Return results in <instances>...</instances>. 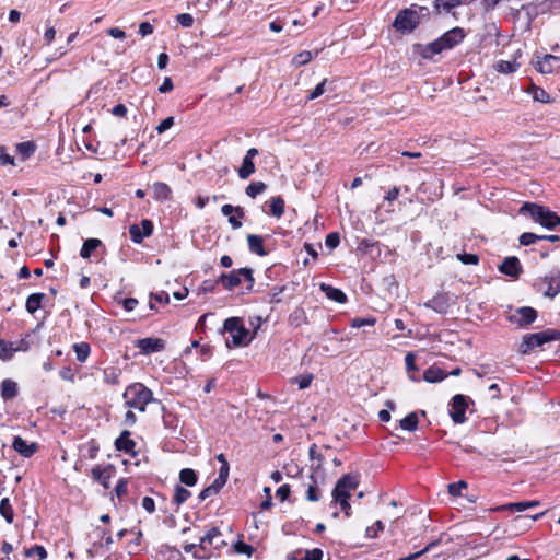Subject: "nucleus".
I'll return each mask as SVG.
<instances>
[{
    "mask_svg": "<svg viewBox=\"0 0 560 560\" xmlns=\"http://www.w3.org/2000/svg\"><path fill=\"white\" fill-rule=\"evenodd\" d=\"M465 37V30L456 26L429 44H415L413 52L420 55L423 59H432L435 55L444 50L453 49L460 44Z\"/></svg>",
    "mask_w": 560,
    "mask_h": 560,
    "instance_id": "f257e3e1",
    "label": "nucleus"
},
{
    "mask_svg": "<svg viewBox=\"0 0 560 560\" xmlns=\"http://www.w3.org/2000/svg\"><path fill=\"white\" fill-rule=\"evenodd\" d=\"M122 398L128 408H133L140 412L145 411L148 404L155 401L153 393L142 383H133L126 387Z\"/></svg>",
    "mask_w": 560,
    "mask_h": 560,
    "instance_id": "f03ea898",
    "label": "nucleus"
},
{
    "mask_svg": "<svg viewBox=\"0 0 560 560\" xmlns=\"http://www.w3.org/2000/svg\"><path fill=\"white\" fill-rule=\"evenodd\" d=\"M518 212L520 214L529 215L535 222L549 230H555L557 226H560V217L547 207L533 202H525L520 208Z\"/></svg>",
    "mask_w": 560,
    "mask_h": 560,
    "instance_id": "7ed1b4c3",
    "label": "nucleus"
},
{
    "mask_svg": "<svg viewBox=\"0 0 560 560\" xmlns=\"http://www.w3.org/2000/svg\"><path fill=\"white\" fill-rule=\"evenodd\" d=\"M223 328L231 335V340H226V346L229 348L247 346L253 339L249 330L243 325L240 317H230L225 319Z\"/></svg>",
    "mask_w": 560,
    "mask_h": 560,
    "instance_id": "20e7f679",
    "label": "nucleus"
},
{
    "mask_svg": "<svg viewBox=\"0 0 560 560\" xmlns=\"http://www.w3.org/2000/svg\"><path fill=\"white\" fill-rule=\"evenodd\" d=\"M558 340H560V330L558 329L549 328L539 332L527 334L523 337L518 351L522 354H528L536 347Z\"/></svg>",
    "mask_w": 560,
    "mask_h": 560,
    "instance_id": "39448f33",
    "label": "nucleus"
},
{
    "mask_svg": "<svg viewBox=\"0 0 560 560\" xmlns=\"http://www.w3.org/2000/svg\"><path fill=\"white\" fill-rule=\"evenodd\" d=\"M242 279L248 282V290H252L255 284L254 271L252 268L244 267L234 269L228 273H222L217 282L221 283L224 289L233 290L242 283Z\"/></svg>",
    "mask_w": 560,
    "mask_h": 560,
    "instance_id": "423d86ee",
    "label": "nucleus"
},
{
    "mask_svg": "<svg viewBox=\"0 0 560 560\" xmlns=\"http://www.w3.org/2000/svg\"><path fill=\"white\" fill-rule=\"evenodd\" d=\"M224 545L226 544L220 529L218 527H211L202 537H200L198 546L202 553L197 555L196 552L194 555L198 558H209L212 549H220Z\"/></svg>",
    "mask_w": 560,
    "mask_h": 560,
    "instance_id": "0eeeda50",
    "label": "nucleus"
},
{
    "mask_svg": "<svg viewBox=\"0 0 560 560\" xmlns=\"http://www.w3.org/2000/svg\"><path fill=\"white\" fill-rule=\"evenodd\" d=\"M418 25L419 12L413 9L400 10L393 22L395 30L402 34H409L413 32Z\"/></svg>",
    "mask_w": 560,
    "mask_h": 560,
    "instance_id": "6e6552de",
    "label": "nucleus"
},
{
    "mask_svg": "<svg viewBox=\"0 0 560 560\" xmlns=\"http://www.w3.org/2000/svg\"><path fill=\"white\" fill-rule=\"evenodd\" d=\"M474 400L463 394H456L450 401V417L453 422L456 424H462L466 421V410L469 408V405H474Z\"/></svg>",
    "mask_w": 560,
    "mask_h": 560,
    "instance_id": "1a4fd4ad",
    "label": "nucleus"
},
{
    "mask_svg": "<svg viewBox=\"0 0 560 560\" xmlns=\"http://www.w3.org/2000/svg\"><path fill=\"white\" fill-rule=\"evenodd\" d=\"M360 482L358 474H346L336 483L332 490V497H351V491L355 490Z\"/></svg>",
    "mask_w": 560,
    "mask_h": 560,
    "instance_id": "9d476101",
    "label": "nucleus"
},
{
    "mask_svg": "<svg viewBox=\"0 0 560 560\" xmlns=\"http://www.w3.org/2000/svg\"><path fill=\"white\" fill-rule=\"evenodd\" d=\"M537 318V311L530 306H522L515 310L514 313L508 316V319L512 324H516L520 327H526L534 323Z\"/></svg>",
    "mask_w": 560,
    "mask_h": 560,
    "instance_id": "9b49d317",
    "label": "nucleus"
},
{
    "mask_svg": "<svg viewBox=\"0 0 560 560\" xmlns=\"http://www.w3.org/2000/svg\"><path fill=\"white\" fill-rule=\"evenodd\" d=\"M535 68L542 74H550L560 68V57L547 54L542 57L537 56Z\"/></svg>",
    "mask_w": 560,
    "mask_h": 560,
    "instance_id": "f8f14e48",
    "label": "nucleus"
},
{
    "mask_svg": "<svg viewBox=\"0 0 560 560\" xmlns=\"http://www.w3.org/2000/svg\"><path fill=\"white\" fill-rule=\"evenodd\" d=\"M153 233V223L149 219L141 221V228L137 224L129 226L130 238L133 243H142L144 237H149Z\"/></svg>",
    "mask_w": 560,
    "mask_h": 560,
    "instance_id": "ddd939ff",
    "label": "nucleus"
},
{
    "mask_svg": "<svg viewBox=\"0 0 560 560\" xmlns=\"http://www.w3.org/2000/svg\"><path fill=\"white\" fill-rule=\"evenodd\" d=\"M136 347L143 354H151L163 351L165 349V341L161 338H143L136 342Z\"/></svg>",
    "mask_w": 560,
    "mask_h": 560,
    "instance_id": "4468645a",
    "label": "nucleus"
},
{
    "mask_svg": "<svg viewBox=\"0 0 560 560\" xmlns=\"http://www.w3.org/2000/svg\"><path fill=\"white\" fill-rule=\"evenodd\" d=\"M499 271L511 277L512 279H518L523 269L517 257L510 256L503 259L501 265L498 267Z\"/></svg>",
    "mask_w": 560,
    "mask_h": 560,
    "instance_id": "2eb2a0df",
    "label": "nucleus"
},
{
    "mask_svg": "<svg viewBox=\"0 0 560 560\" xmlns=\"http://www.w3.org/2000/svg\"><path fill=\"white\" fill-rule=\"evenodd\" d=\"M131 433L128 430H124L120 435L115 440V447L119 452H124L131 456H136V442L130 438Z\"/></svg>",
    "mask_w": 560,
    "mask_h": 560,
    "instance_id": "dca6fc26",
    "label": "nucleus"
},
{
    "mask_svg": "<svg viewBox=\"0 0 560 560\" xmlns=\"http://www.w3.org/2000/svg\"><path fill=\"white\" fill-rule=\"evenodd\" d=\"M114 472L113 465L102 467L100 465L92 468L91 475L93 480L100 482L105 489L110 487V478Z\"/></svg>",
    "mask_w": 560,
    "mask_h": 560,
    "instance_id": "f3484780",
    "label": "nucleus"
},
{
    "mask_svg": "<svg viewBox=\"0 0 560 560\" xmlns=\"http://www.w3.org/2000/svg\"><path fill=\"white\" fill-rule=\"evenodd\" d=\"M544 283L547 284L544 294L549 298H555L560 293V271H551L544 278Z\"/></svg>",
    "mask_w": 560,
    "mask_h": 560,
    "instance_id": "a211bd4d",
    "label": "nucleus"
},
{
    "mask_svg": "<svg viewBox=\"0 0 560 560\" xmlns=\"http://www.w3.org/2000/svg\"><path fill=\"white\" fill-rule=\"evenodd\" d=\"M12 447L15 452L21 454L24 457H31L34 455L38 448L36 443H27L21 436H15L12 443Z\"/></svg>",
    "mask_w": 560,
    "mask_h": 560,
    "instance_id": "6ab92c4d",
    "label": "nucleus"
},
{
    "mask_svg": "<svg viewBox=\"0 0 560 560\" xmlns=\"http://www.w3.org/2000/svg\"><path fill=\"white\" fill-rule=\"evenodd\" d=\"M424 306L440 314H445L448 310V296L446 294H436L424 303Z\"/></svg>",
    "mask_w": 560,
    "mask_h": 560,
    "instance_id": "aec40b11",
    "label": "nucleus"
},
{
    "mask_svg": "<svg viewBox=\"0 0 560 560\" xmlns=\"http://www.w3.org/2000/svg\"><path fill=\"white\" fill-rule=\"evenodd\" d=\"M0 394L4 401L14 399L19 394L18 383L11 378H5L1 382Z\"/></svg>",
    "mask_w": 560,
    "mask_h": 560,
    "instance_id": "412c9836",
    "label": "nucleus"
},
{
    "mask_svg": "<svg viewBox=\"0 0 560 560\" xmlns=\"http://www.w3.org/2000/svg\"><path fill=\"white\" fill-rule=\"evenodd\" d=\"M248 248L252 253L258 256H266L267 250L264 247V240L260 235L248 234L247 235Z\"/></svg>",
    "mask_w": 560,
    "mask_h": 560,
    "instance_id": "4be33fe9",
    "label": "nucleus"
},
{
    "mask_svg": "<svg viewBox=\"0 0 560 560\" xmlns=\"http://www.w3.org/2000/svg\"><path fill=\"white\" fill-rule=\"evenodd\" d=\"M320 289L329 300H332L340 304L347 301L346 294L340 289H337L330 284L325 283L320 284Z\"/></svg>",
    "mask_w": 560,
    "mask_h": 560,
    "instance_id": "5701e85b",
    "label": "nucleus"
},
{
    "mask_svg": "<svg viewBox=\"0 0 560 560\" xmlns=\"http://www.w3.org/2000/svg\"><path fill=\"white\" fill-rule=\"evenodd\" d=\"M447 377V373L438 366H430L423 373V380L428 383H438Z\"/></svg>",
    "mask_w": 560,
    "mask_h": 560,
    "instance_id": "b1692460",
    "label": "nucleus"
},
{
    "mask_svg": "<svg viewBox=\"0 0 560 560\" xmlns=\"http://www.w3.org/2000/svg\"><path fill=\"white\" fill-rule=\"evenodd\" d=\"M284 199L281 196L272 197L269 200V214L279 219L284 213Z\"/></svg>",
    "mask_w": 560,
    "mask_h": 560,
    "instance_id": "393cba45",
    "label": "nucleus"
},
{
    "mask_svg": "<svg viewBox=\"0 0 560 560\" xmlns=\"http://www.w3.org/2000/svg\"><path fill=\"white\" fill-rule=\"evenodd\" d=\"M46 295L44 293H33L28 295L25 303V308L30 314H34L42 307V303Z\"/></svg>",
    "mask_w": 560,
    "mask_h": 560,
    "instance_id": "a878e982",
    "label": "nucleus"
},
{
    "mask_svg": "<svg viewBox=\"0 0 560 560\" xmlns=\"http://www.w3.org/2000/svg\"><path fill=\"white\" fill-rule=\"evenodd\" d=\"M162 411H163V415H162V419H163V425L166 430L171 431V432H176V429L178 427V418L175 413L166 410V408L164 406H162Z\"/></svg>",
    "mask_w": 560,
    "mask_h": 560,
    "instance_id": "bb28decb",
    "label": "nucleus"
},
{
    "mask_svg": "<svg viewBox=\"0 0 560 560\" xmlns=\"http://www.w3.org/2000/svg\"><path fill=\"white\" fill-rule=\"evenodd\" d=\"M152 189L154 198L160 201L167 200L172 194L168 185L162 182L154 183Z\"/></svg>",
    "mask_w": 560,
    "mask_h": 560,
    "instance_id": "cd10ccee",
    "label": "nucleus"
},
{
    "mask_svg": "<svg viewBox=\"0 0 560 560\" xmlns=\"http://www.w3.org/2000/svg\"><path fill=\"white\" fill-rule=\"evenodd\" d=\"M100 246H102V241L98 238H88L84 241L81 250L80 256L82 258H90L92 253L97 249Z\"/></svg>",
    "mask_w": 560,
    "mask_h": 560,
    "instance_id": "c85d7f7f",
    "label": "nucleus"
},
{
    "mask_svg": "<svg viewBox=\"0 0 560 560\" xmlns=\"http://www.w3.org/2000/svg\"><path fill=\"white\" fill-rule=\"evenodd\" d=\"M419 418L417 412H410L399 421L402 430L413 432L418 429Z\"/></svg>",
    "mask_w": 560,
    "mask_h": 560,
    "instance_id": "c756f323",
    "label": "nucleus"
},
{
    "mask_svg": "<svg viewBox=\"0 0 560 560\" xmlns=\"http://www.w3.org/2000/svg\"><path fill=\"white\" fill-rule=\"evenodd\" d=\"M0 515L7 521L8 524L13 523L14 511L9 498H3L0 501Z\"/></svg>",
    "mask_w": 560,
    "mask_h": 560,
    "instance_id": "7c9ffc66",
    "label": "nucleus"
},
{
    "mask_svg": "<svg viewBox=\"0 0 560 560\" xmlns=\"http://www.w3.org/2000/svg\"><path fill=\"white\" fill-rule=\"evenodd\" d=\"M520 68V63L516 62V60H499L495 66H494V69L500 72V73H504V74H510V73H513L515 72L517 69Z\"/></svg>",
    "mask_w": 560,
    "mask_h": 560,
    "instance_id": "2f4dec72",
    "label": "nucleus"
},
{
    "mask_svg": "<svg viewBox=\"0 0 560 560\" xmlns=\"http://www.w3.org/2000/svg\"><path fill=\"white\" fill-rule=\"evenodd\" d=\"M179 480L182 483L192 487L197 483L198 477L194 469L191 468H184L179 472Z\"/></svg>",
    "mask_w": 560,
    "mask_h": 560,
    "instance_id": "473e14b6",
    "label": "nucleus"
},
{
    "mask_svg": "<svg viewBox=\"0 0 560 560\" xmlns=\"http://www.w3.org/2000/svg\"><path fill=\"white\" fill-rule=\"evenodd\" d=\"M539 505V501H522V502H515L510 503L506 505L501 506V510H510L515 512H523L532 506Z\"/></svg>",
    "mask_w": 560,
    "mask_h": 560,
    "instance_id": "72a5a7b5",
    "label": "nucleus"
},
{
    "mask_svg": "<svg viewBox=\"0 0 560 560\" xmlns=\"http://www.w3.org/2000/svg\"><path fill=\"white\" fill-rule=\"evenodd\" d=\"M405 363L407 372L409 373V378L413 382H418L419 378L415 375V372L418 371L416 366V354L413 352H408L405 357Z\"/></svg>",
    "mask_w": 560,
    "mask_h": 560,
    "instance_id": "f704fd0d",
    "label": "nucleus"
},
{
    "mask_svg": "<svg viewBox=\"0 0 560 560\" xmlns=\"http://www.w3.org/2000/svg\"><path fill=\"white\" fill-rule=\"evenodd\" d=\"M240 178L247 179L252 174L255 173V164L253 160L243 159L242 165L237 171Z\"/></svg>",
    "mask_w": 560,
    "mask_h": 560,
    "instance_id": "c9c22d12",
    "label": "nucleus"
},
{
    "mask_svg": "<svg viewBox=\"0 0 560 560\" xmlns=\"http://www.w3.org/2000/svg\"><path fill=\"white\" fill-rule=\"evenodd\" d=\"M267 189V185L264 182H252L245 189L248 197L255 198L262 194Z\"/></svg>",
    "mask_w": 560,
    "mask_h": 560,
    "instance_id": "e433bc0d",
    "label": "nucleus"
},
{
    "mask_svg": "<svg viewBox=\"0 0 560 560\" xmlns=\"http://www.w3.org/2000/svg\"><path fill=\"white\" fill-rule=\"evenodd\" d=\"M74 352L77 354V359L80 362H84L91 351L90 345L88 342H80L73 345Z\"/></svg>",
    "mask_w": 560,
    "mask_h": 560,
    "instance_id": "4c0bfd02",
    "label": "nucleus"
},
{
    "mask_svg": "<svg viewBox=\"0 0 560 560\" xmlns=\"http://www.w3.org/2000/svg\"><path fill=\"white\" fill-rule=\"evenodd\" d=\"M190 491L187 490L186 488L177 485L175 487V494H174V498H173V502L176 503L177 505H180L183 504L184 502H186L188 500V498L190 497Z\"/></svg>",
    "mask_w": 560,
    "mask_h": 560,
    "instance_id": "58836bf2",
    "label": "nucleus"
},
{
    "mask_svg": "<svg viewBox=\"0 0 560 560\" xmlns=\"http://www.w3.org/2000/svg\"><path fill=\"white\" fill-rule=\"evenodd\" d=\"M14 353V342L0 340V359L9 360Z\"/></svg>",
    "mask_w": 560,
    "mask_h": 560,
    "instance_id": "ea45409f",
    "label": "nucleus"
},
{
    "mask_svg": "<svg viewBox=\"0 0 560 560\" xmlns=\"http://www.w3.org/2000/svg\"><path fill=\"white\" fill-rule=\"evenodd\" d=\"M311 478L313 479V483L308 486L306 491V500L311 502H317L320 499V491L317 487V482L314 479V476L312 475Z\"/></svg>",
    "mask_w": 560,
    "mask_h": 560,
    "instance_id": "a19ab883",
    "label": "nucleus"
},
{
    "mask_svg": "<svg viewBox=\"0 0 560 560\" xmlns=\"http://www.w3.org/2000/svg\"><path fill=\"white\" fill-rule=\"evenodd\" d=\"M313 56H312V52L308 51V50H303L301 52H299L292 60V63L295 66V67H301V66H304L306 63H308L311 60H312Z\"/></svg>",
    "mask_w": 560,
    "mask_h": 560,
    "instance_id": "79ce46f5",
    "label": "nucleus"
},
{
    "mask_svg": "<svg viewBox=\"0 0 560 560\" xmlns=\"http://www.w3.org/2000/svg\"><path fill=\"white\" fill-rule=\"evenodd\" d=\"M221 212L225 217H230L233 213L238 214L240 218H244V215H245V211H244V209L242 207H240V206H232V205H229V203L222 206Z\"/></svg>",
    "mask_w": 560,
    "mask_h": 560,
    "instance_id": "37998d69",
    "label": "nucleus"
},
{
    "mask_svg": "<svg viewBox=\"0 0 560 560\" xmlns=\"http://www.w3.org/2000/svg\"><path fill=\"white\" fill-rule=\"evenodd\" d=\"M25 556L28 558L33 557V556H37L39 558V560H44L47 558V551L43 546L35 545L25 550Z\"/></svg>",
    "mask_w": 560,
    "mask_h": 560,
    "instance_id": "c03bdc74",
    "label": "nucleus"
},
{
    "mask_svg": "<svg viewBox=\"0 0 560 560\" xmlns=\"http://www.w3.org/2000/svg\"><path fill=\"white\" fill-rule=\"evenodd\" d=\"M540 235H537L535 233H530V232H525L523 234H521L518 241H520V244L523 245V246H529L534 243H536L537 241H540Z\"/></svg>",
    "mask_w": 560,
    "mask_h": 560,
    "instance_id": "a18cd8bd",
    "label": "nucleus"
},
{
    "mask_svg": "<svg viewBox=\"0 0 560 560\" xmlns=\"http://www.w3.org/2000/svg\"><path fill=\"white\" fill-rule=\"evenodd\" d=\"M457 259L464 265H478L479 256L476 254L460 253L456 255Z\"/></svg>",
    "mask_w": 560,
    "mask_h": 560,
    "instance_id": "49530a36",
    "label": "nucleus"
},
{
    "mask_svg": "<svg viewBox=\"0 0 560 560\" xmlns=\"http://www.w3.org/2000/svg\"><path fill=\"white\" fill-rule=\"evenodd\" d=\"M18 151L24 155L25 158H28L31 154L35 151V144L33 142L26 141L21 142L16 145Z\"/></svg>",
    "mask_w": 560,
    "mask_h": 560,
    "instance_id": "de8ad7c7",
    "label": "nucleus"
},
{
    "mask_svg": "<svg viewBox=\"0 0 560 560\" xmlns=\"http://www.w3.org/2000/svg\"><path fill=\"white\" fill-rule=\"evenodd\" d=\"M334 501L340 504L341 510L345 512L346 516H350L351 514V505L349 503L348 495L342 497H332Z\"/></svg>",
    "mask_w": 560,
    "mask_h": 560,
    "instance_id": "09e8293b",
    "label": "nucleus"
},
{
    "mask_svg": "<svg viewBox=\"0 0 560 560\" xmlns=\"http://www.w3.org/2000/svg\"><path fill=\"white\" fill-rule=\"evenodd\" d=\"M384 529V524L382 521H376L373 526H370L365 530V536L368 538H375L380 532Z\"/></svg>",
    "mask_w": 560,
    "mask_h": 560,
    "instance_id": "8fccbe9b",
    "label": "nucleus"
},
{
    "mask_svg": "<svg viewBox=\"0 0 560 560\" xmlns=\"http://www.w3.org/2000/svg\"><path fill=\"white\" fill-rule=\"evenodd\" d=\"M376 319L374 317H366V318H353L351 322V327L353 328H360L363 326H373L375 324Z\"/></svg>",
    "mask_w": 560,
    "mask_h": 560,
    "instance_id": "3c124183",
    "label": "nucleus"
},
{
    "mask_svg": "<svg viewBox=\"0 0 560 560\" xmlns=\"http://www.w3.org/2000/svg\"><path fill=\"white\" fill-rule=\"evenodd\" d=\"M312 381H313L312 374H304V375L296 376L294 378V383H296L299 385L300 389H305V388L310 387Z\"/></svg>",
    "mask_w": 560,
    "mask_h": 560,
    "instance_id": "603ef678",
    "label": "nucleus"
},
{
    "mask_svg": "<svg viewBox=\"0 0 560 560\" xmlns=\"http://www.w3.org/2000/svg\"><path fill=\"white\" fill-rule=\"evenodd\" d=\"M327 83V79H324L320 83H318L315 89L308 94L307 100H315L323 95L326 91L325 86Z\"/></svg>",
    "mask_w": 560,
    "mask_h": 560,
    "instance_id": "864d4df0",
    "label": "nucleus"
},
{
    "mask_svg": "<svg viewBox=\"0 0 560 560\" xmlns=\"http://www.w3.org/2000/svg\"><path fill=\"white\" fill-rule=\"evenodd\" d=\"M308 455H310V458L312 460H317L318 462V464H317L315 469H319L322 464H323V462H324V456L320 453L317 452V445L316 444H312V446L308 450Z\"/></svg>",
    "mask_w": 560,
    "mask_h": 560,
    "instance_id": "5fc2aeb1",
    "label": "nucleus"
},
{
    "mask_svg": "<svg viewBox=\"0 0 560 560\" xmlns=\"http://www.w3.org/2000/svg\"><path fill=\"white\" fill-rule=\"evenodd\" d=\"M340 243V236L337 232H331L329 234H327L326 238H325V244L327 247L334 249L336 248Z\"/></svg>",
    "mask_w": 560,
    "mask_h": 560,
    "instance_id": "6e6d98bb",
    "label": "nucleus"
},
{
    "mask_svg": "<svg viewBox=\"0 0 560 560\" xmlns=\"http://www.w3.org/2000/svg\"><path fill=\"white\" fill-rule=\"evenodd\" d=\"M472 372L477 377H483L490 373H493L494 370L492 369V365H490V364H480L479 366L474 369Z\"/></svg>",
    "mask_w": 560,
    "mask_h": 560,
    "instance_id": "4d7b16f0",
    "label": "nucleus"
},
{
    "mask_svg": "<svg viewBox=\"0 0 560 560\" xmlns=\"http://www.w3.org/2000/svg\"><path fill=\"white\" fill-rule=\"evenodd\" d=\"M234 548H235V551L237 553H244V555H247V556H252V553L254 552V548L253 546L244 542V541H237L235 545H234Z\"/></svg>",
    "mask_w": 560,
    "mask_h": 560,
    "instance_id": "13d9d810",
    "label": "nucleus"
},
{
    "mask_svg": "<svg viewBox=\"0 0 560 560\" xmlns=\"http://www.w3.org/2000/svg\"><path fill=\"white\" fill-rule=\"evenodd\" d=\"M176 20L183 27H191L194 24V18L189 13L178 14Z\"/></svg>",
    "mask_w": 560,
    "mask_h": 560,
    "instance_id": "bf43d9fd",
    "label": "nucleus"
},
{
    "mask_svg": "<svg viewBox=\"0 0 560 560\" xmlns=\"http://www.w3.org/2000/svg\"><path fill=\"white\" fill-rule=\"evenodd\" d=\"M467 488V482L460 480L448 485V492L452 495H460L462 489Z\"/></svg>",
    "mask_w": 560,
    "mask_h": 560,
    "instance_id": "052dcab7",
    "label": "nucleus"
},
{
    "mask_svg": "<svg viewBox=\"0 0 560 560\" xmlns=\"http://www.w3.org/2000/svg\"><path fill=\"white\" fill-rule=\"evenodd\" d=\"M127 486H128V480L126 478H120L115 487V494L118 498H121L125 494H127Z\"/></svg>",
    "mask_w": 560,
    "mask_h": 560,
    "instance_id": "680f3d73",
    "label": "nucleus"
},
{
    "mask_svg": "<svg viewBox=\"0 0 560 560\" xmlns=\"http://www.w3.org/2000/svg\"><path fill=\"white\" fill-rule=\"evenodd\" d=\"M305 313L302 308H296L291 315L290 320L296 326L301 325L302 322H305Z\"/></svg>",
    "mask_w": 560,
    "mask_h": 560,
    "instance_id": "e2e57ef3",
    "label": "nucleus"
},
{
    "mask_svg": "<svg viewBox=\"0 0 560 560\" xmlns=\"http://www.w3.org/2000/svg\"><path fill=\"white\" fill-rule=\"evenodd\" d=\"M105 374V381L110 384H117L118 383V376L120 374L119 371L116 369H107L104 372Z\"/></svg>",
    "mask_w": 560,
    "mask_h": 560,
    "instance_id": "0e129e2a",
    "label": "nucleus"
},
{
    "mask_svg": "<svg viewBox=\"0 0 560 560\" xmlns=\"http://www.w3.org/2000/svg\"><path fill=\"white\" fill-rule=\"evenodd\" d=\"M290 486L289 485H282L280 486L276 491V498L279 499L281 502L285 501L290 495Z\"/></svg>",
    "mask_w": 560,
    "mask_h": 560,
    "instance_id": "69168bd1",
    "label": "nucleus"
},
{
    "mask_svg": "<svg viewBox=\"0 0 560 560\" xmlns=\"http://www.w3.org/2000/svg\"><path fill=\"white\" fill-rule=\"evenodd\" d=\"M174 125V117L170 116L163 119L156 127L158 133H163Z\"/></svg>",
    "mask_w": 560,
    "mask_h": 560,
    "instance_id": "338daca9",
    "label": "nucleus"
},
{
    "mask_svg": "<svg viewBox=\"0 0 560 560\" xmlns=\"http://www.w3.org/2000/svg\"><path fill=\"white\" fill-rule=\"evenodd\" d=\"M323 558V551L318 548H315L313 550H307L305 552V556L301 560H322Z\"/></svg>",
    "mask_w": 560,
    "mask_h": 560,
    "instance_id": "774afa93",
    "label": "nucleus"
}]
</instances>
